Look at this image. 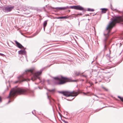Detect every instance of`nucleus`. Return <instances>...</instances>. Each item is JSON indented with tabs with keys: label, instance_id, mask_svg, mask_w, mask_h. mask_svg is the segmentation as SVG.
<instances>
[{
	"label": "nucleus",
	"instance_id": "obj_1",
	"mask_svg": "<svg viewBox=\"0 0 123 123\" xmlns=\"http://www.w3.org/2000/svg\"><path fill=\"white\" fill-rule=\"evenodd\" d=\"M120 22H122L123 24V17H116L113 18L112 19V21L110 22L108 25L104 33V35L105 37L104 40L106 42L107 39L109 36V33H110L111 30L115 24Z\"/></svg>",
	"mask_w": 123,
	"mask_h": 123
},
{
	"label": "nucleus",
	"instance_id": "obj_2",
	"mask_svg": "<svg viewBox=\"0 0 123 123\" xmlns=\"http://www.w3.org/2000/svg\"><path fill=\"white\" fill-rule=\"evenodd\" d=\"M26 92L27 91L25 90L18 88L17 86L15 87L10 91L9 95L7 97L8 98H9L10 99L8 103L12 101L11 98L13 97L17 94H26Z\"/></svg>",
	"mask_w": 123,
	"mask_h": 123
},
{
	"label": "nucleus",
	"instance_id": "obj_3",
	"mask_svg": "<svg viewBox=\"0 0 123 123\" xmlns=\"http://www.w3.org/2000/svg\"><path fill=\"white\" fill-rule=\"evenodd\" d=\"M34 71V69L27 70L24 73L25 74L30 73V74H32L31 80L33 81L36 80L37 78H38L40 80V79L39 77V76L41 74L43 70H41L40 71H38L34 74L33 73Z\"/></svg>",
	"mask_w": 123,
	"mask_h": 123
},
{
	"label": "nucleus",
	"instance_id": "obj_4",
	"mask_svg": "<svg viewBox=\"0 0 123 123\" xmlns=\"http://www.w3.org/2000/svg\"><path fill=\"white\" fill-rule=\"evenodd\" d=\"M59 92L63 94L66 97L69 96H77L78 93L77 92L74 91L70 92L68 91Z\"/></svg>",
	"mask_w": 123,
	"mask_h": 123
},
{
	"label": "nucleus",
	"instance_id": "obj_5",
	"mask_svg": "<svg viewBox=\"0 0 123 123\" xmlns=\"http://www.w3.org/2000/svg\"><path fill=\"white\" fill-rule=\"evenodd\" d=\"M54 78L55 80L59 81V82L58 83V84H63L68 81L67 80L68 79V78L63 77L62 76L54 77Z\"/></svg>",
	"mask_w": 123,
	"mask_h": 123
},
{
	"label": "nucleus",
	"instance_id": "obj_6",
	"mask_svg": "<svg viewBox=\"0 0 123 123\" xmlns=\"http://www.w3.org/2000/svg\"><path fill=\"white\" fill-rule=\"evenodd\" d=\"M14 7V6L8 5L5 6L3 8V11L5 12H6L11 11Z\"/></svg>",
	"mask_w": 123,
	"mask_h": 123
},
{
	"label": "nucleus",
	"instance_id": "obj_7",
	"mask_svg": "<svg viewBox=\"0 0 123 123\" xmlns=\"http://www.w3.org/2000/svg\"><path fill=\"white\" fill-rule=\"evenodd\" d=\"M71 8L74 9L76 10L81 11L84 10L83 8L80 6H71Z\"/></svg>",
	"mask_w": 123,
	"mask_h": 123
},
{
	"label": "nucleus",
	"instance_id": "obj_8",
	"mask_svg": "<svg viewBox=\"0 0 123 123\" xmlns=\"http://www.w3.org/2000/svg\"><path fill=\"white\" fill-rule=\"evenodd\" d=\"M71 8L74 9L76 10L81 11L84 10L83 8L80 6H71Z\"/></svg>",
	"mask_w": 123,
	"mask_h": 123
},
{
	"label": "nucleus",
	"instance_id": "obj_9",
	"mask_svg": "<svg viewBox=\"0 0 123 123\" xmlns=\"http://www.w3.org/2000/svg\"><path fill=\"white\" fill-rule=\"evenodd\" d=\"M15 42L17 45V46L19 48L21 49L22 48H24V47L20 44L19 43L17 42L16 41H15Z\"/></svg>",
	"mask_w": 123,
	"mask_h": 123
},
{
	"label": "nucleus",
	"instance_id": "obj_10",
	"mask_svg": "<svg viewBox=\"0 0 123 123\" xmlns=\"http://www.w3.org/2000/svg\"><path fill=\"white\" fill-rule=\"evenodd\" d=\"M68 8V6L63 7H56L55 8L56 9H59L60 10H64L65 9H67V8Z\"/></svg>",
	"mask_w": 123,
	"mask_h": 123
},
{
	"label": "nucleus",
	"instance_id": "obj_11",
	"mask_svg": "<svg viewBox=\"0 0 123 123\" xmlns=\"http://www.w3.org/2000/svg\"><path fill=\"white\" fill-rule=\"evenodd\" d=\"M18 53L19 54H25V49L23 50H21L18 51Z\"/></svg>",
	"mask_w": 123,
	"mask_h": 123
},
{
	"label": "nucleus",
	"instance_id": "obj_12",
	"mask_svg": "<svg viewBox=\"0 0 123 123\" xmlns=\"http://www.w3.org/2000/svg\"><path fill=\"white\" fill-rule=\"evenodd\" d=\"M100 9L102 10V13H106V12L107 11V9L106 8H101Z\"/></svg>",
	"mask_w": 123,
	"mask_h": 123
},
{
	"label": "nucleus",
	"instance_id": "obj_13",
	"mask_svg": "<svg viewBox=\"0 0 123 123\" xmlns=\"http://www.w3.org/2000/svg\"><path fill=\"white\" fill-rule=\"evenodd\" d=\"M47 20L45 21L43 23V28L44 29V30L45 29V27L46 26V25H47Z\"/></svg>",
	"mask_w": 123,
	"mask_h": 123
},
{
	"label": "nucleus",
	"instance_id": "obj_14",
	"mask_svg": "<svg viewBox=\"0 0 123 123\" xmlns=\"http://www.w3.org/2000/svg\"><path fill=\"white\" fill-rule=\"evenodd\" d=\"M74 74L76 76H78L80 74V73L79 72H77L76 71H75L74 72Z\"/></svg>",
	"mask_w": 123,
	"mask_h": 123
},
{
	"label": "nucleus",
	"instance_id": "obj_15",
	"mask_svg": "<svg viewBox=\"0 0 123 123\" xmlns=\"http://www.w3.org/2000/svg\"><path fill=\"white\" fill-rule=\"evenodd\" d=\"M47 97H48V98L50 102H51V100H50V98H51L50 97V96L48 95V93H47Z\"/></svg>",
	"mask_w": 123,
	"mask_h": 123
},
{
	"label": "nucleus",
	"instance_id": "obj_16",
	"mask_svg": "<svg viewBox=\"0 0 123 123\" xmlns=\"http://www.w3.org/2000/svg\"><path fill=\"white\" fill-rule=\"evenodd\" d=\"M88 11L93 12L94 11V10L93 9H91L90 8H88Z\"/></svg>",
	"mask_w": 123,
	"mask_h": 123
},
{
	"label": "nucleus",
	"instance_id": "obj_17",
	"mask_svg": "<svg viewBox=\"0 0 123 123\" xmlns=\"http://www.w3.org/2000/svg\"><path fill=\"white\" fill-rule=\"evenodd\" d=\"M118 97L123 102V98H122L120 96H118Z\"/></svg>",
	"mask_w": 123,
	"mask_h": 123
},
{
	"label": "nucleus",
	"instance_id": "obj_18",
	"mask_svg": "<svg viewBox=\"0 0 123 123\" xmlns=\"http://www.w3.org/2000/svg\"><path fill=\"white\" fill-rule=\"evenodd\" d=\"M62 19L63 18H68V17L66 16H62Z\"/></svg>",
	"mask_w": 123,
	"mask_h": 123
},
{
	"label": "nucleus",
	"instance_id": "obj_19",
	"mask_svg": "<svg viewBox=\"0 0 123 123\" xmlns=\"http://www.w3.org/2000/svg\"><path fill=\"white\" fill-rule=\"evenodd\" d=\"M56 18L57 19H62V17H57Z\"/></svg>",
	"mask_w": 123,
	"mask_h": 123
},
{
	"label": "nucleus",
	"instance_id": "obj_20",
	"mask_svg": "<svg viewBox=\"0 0 123 123\" xmlns=\"http://www.w3.org/2000/svg\"><path fill=\"white\" fill-rule=\"evenodd\" d=\"M114 11H115L116 12H119V11L117 10L116 9H114Z\"/></svg>",
	"mask_w": 123,
	"mask_h": 123
},
{
	"label": "nucleus",
	"instance_id": "obj_21",
	"mask_svg": "<svg viewBox=\"0 0 123 123\" xmlns=\"http://www.w3.org/2000/svg\"><path fill=\"white\" fill-rule=\"evenodd\" d=\"M48 91L50 92H53L54 91V90H48Z\"/></svg>",
	"mask_w": 123,
	"mask_h": 123
},
{
	"label": "nucleus",
	"instance_id": "obj_22",
	"mask_svg": "<svg viewBox=\"0 0 123 123\" xmlns=\"http://www.w3.org/2000/svg\"><path fill=\"white\" fill-rule=\"evenodd\" d=\"M0 55L1 56H5V55L4 54H2L0 53Z\"/></svg>",
	"mask_w": 123,
	"mask_h": 123
},
{
	"label": "nucleus",
	"instance_id": "obj_23",
	"mask_svg": "<svg viewBox=\"0 0 123 123\" xmlns=\"http://www.w3.org/2000/svg\"><path fill=\"white\" fill-rule=\"evenodd\" d=\"M103 88L104 89H105V91H107L108 90L107 89H106V88H105V87H103Z\"/></svg>",
	"mask_w": 123,
	"mask_h": 123
},
{
	"label": "nucleus",
	"instance_id": "obj_24",
	"mask_svg": "<svg viewBox=\"0 0 123 123\" xmlns=\"http://www.w3.org/2000/svg\"><path fill=\"white\" fill-rule=\"evenodd\" d=\"M1 98L0 97V102H1Z\"/></svg>",
	"mask_w": 123,
	"mask_h": 123
},
{
	"label": "nucleus",
	"instance_id": "obj_25",
	"mask_svg": "<svg viewBox=\"0 0 123 123\" xmlns=\"http://www.w3.org/2000/svg\"><path fill=\"white\" fill-rule=\"evenodd\" d=\"M76 81V80H74L73 81Z\"/></svg>",
	"mask_w": 123,
	"mask_h": 123
},
{
	"label": "nucleus",
	"instance_id": "obj_26",
	"mask_svg": "<svg viewBox=\"0 0 123 123\" xmlns=\"http://www.w3.org/2000/svg\"><path fill=\"white\" fill-rule=\"evenodd\" d=\"M23 10H24V11H25V9H23Z\"/></svg>",
	"mask_w": 123,
	"mask_h": 123
},
{
	"label": "nucleus",
	"instance_id": "obj_27",
	"mask_svg": "<svg viewBox=\"0 0 123 123\" xmlns=\"http://www.w3.org/2000/svg\"><path fill=\"white\" fill-rule=\"evenodd\" d=\"M32 113L33 114H34V113H33V111H32Z\"/></svg>",
	"mask_w": 123,
	"mask_h": 123
},
{
	"label": "nucleus",
	"instance_id": "obj_28",
	"mask_svg": "<svg viewBox=\"0 0 123 123\" xmlns=\"http://www.w3.org/2000/svg\"><path fill=\"white\" fill-rule=\"evenodd\" d=\"M25 80H23L22 81H24Z\"/></svg>",
	"mask_w": 123,
	"mask_h": 123
},
{
	"label": "nucleus",
	"instance_id": "obj_29",
	"mask_svg": "<svg viewBox=\"0 0 123 123\" xmlns=\"http://www.w3.org/2000/svg\"><path fill=\"white\" fill-rule=\"evenodd\" d=\"M52 99V100L53 101H54V100L53 99Z\"/></svg>",
	"mask_w": 123,
	"mask_h": 123
},
{
	"label": "nucleus",
	"instance_id": "obj_30",
	"mask_svg": "<svg viewBox=\"0 0 123 123\" xmlns=\"http://www.w3.org/2000/svg\"><path fill=\"white\" fill-rule=\"evenodd\" d=\"M97 57H98L97 56H96V59L97 58Z\"/></svg>",
	"mask_w": 123,
	"mask_h": 123
},
{
	"label": "nucleus",
	"instance_id": "obj_31",
	"mask_svg": "<svg viewBox=\"0 0 123 123\" xmlns=\"http://www.w3.org/2000/svg\"><path fill=\"white\" fill-rule=\"evenodd\" d=\"M106 47V46L105 45L104 47L105 48Z\"/></svg>",
	"mask_w": 123,
	"mask_h": 123
},
{
	"label": "nucleus",
	"instance_id": "obj_32",
	"mask_svg": "<svg viewBox=\"0 0 123 123\" xmlns=\"http://www.w3.org/2000/svg\"><path fill=\"white\" fill-rule=\"evenodd\" d=\"M84 94H86V93H83Z\"/></svg>",
	"mask_w": 123,
	"mask_h": 123
},
{
	"label": "nucleus",
	"instance_id": "obj_33",
	"mask_svg": "<svg viewBox=\"0 0 123 123\" xmlns=\"http://www.w3.org/2000/svg\"><path fill=\"white\" fill-rule=\"evenodd\" d=\"M93 62V61H92V63Z\"/></svg>",
	"mask_w": 123,
	"mask_h": 123
},
{
	"label": "nucleus",
	"instance_id": "obj_34",
	"mask_svg": "<svg viewBox=\"0 0 123 123\" xmlns=\"http://www.w3.org/2000/svg\"><path fill=\"white\" fill-rule=\"evenodd\" d=\"M74 98H73L72 99H74Z\"/></svg>",
	"mask_w": 123,
	"mask_h": 123
}]
</instances>
